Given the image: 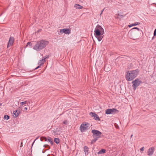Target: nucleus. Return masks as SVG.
Wrapping results in <instances>:
<instances>
[{
  "label": "nucleus",
  "mask_w": 156,
  "mask_h": 156,
  "mask_svg": "<svg viewBox=\"0 0 156 156\" xmlns=\"http://www.w3.org/2000/svg\"><path fill=\"white\" fill-rule=\"evenodd\" d=\"M142 32L141 30L137 27H135L129 31L128 35L130 38L135 40L141 36Z\"/></svg>",
  "instance_id": "obj_1"
},
{
  "label": "nucleus",
  "mask_w": 156,
  "mask_h": 156,
  "mask_svg": "<svg viewBox=\"0 0 156 156\" xmlns=\"http://www.w3.org/2000/svg\"><path fill=\"white\" fill-rule=\"evenodd\" d=\"M49 44V42L44 40L38 41L33 47V49L37 51H39L44 49Z\"/></svg>",
  "instance_id": "obj_2"
},
{
  "label": "nucleus",
  "mask_w": 156,
  "mask_h": 156,
  "mask_svg": "<svg viewBox=\"0 0 156 156\" xmlns=\"http://www.w3.org/2000/svg\"><path fill=\"white\" fill-rule=\"evenodd\" d=\"M94 32L95 37L98 41H101L103 37L102 35L104 34V29L101 26L98 25L95 29Z\"/></svg>",
  "instance_id": "obj_3"
},
{
  "label": "nucleus",
  "mask_w": 156,
  "mask_h": 156,
  "mask_svg": "<svg viewBox=\"0 0 156 156\" xmlns=\"http://www.w3.org/2000/svg\"><path fill=\"white\" fill-rule=\"evenodd\" d=\"M139 73V70L138 69L128 71L126 72L125 76L126 80L128 81H131L133 80L137 76Z\"/></svg>",
  "instance_id": "obj_4"
},
{
  "label": "nucleus",
  "mask_w": 156,
  "mask_h": 156,
  "mask_svg": "<svg viewBox=\"0 0 156 156\" xmlns=\"http://www.w3.org/2000/svg\"><path fill=\"white\" fill-rule=\"evenodd\" d=\"M142 82L139 79L137 78L132 82L133 84L132 87L134 90H135L137 87L140 86Z\"/></svg>",
  "instance_id": "obj_5"
},
{
  "label": "nucleus",
  "mask_w": 156,
  "mask_h": 156,
  "mask_svg": "<svg viewBox=\"0 0 156 156\" xmlns=\"http://www.w3.org/2000/svg\"><path fill=\"white\" fill-rule=\"evenodd\" d=\"M91 132L93 134L92 136L94 138H96L98 139L101 137V136L102 134L101 132L95 129L92 130Z\"/></svg>",
  "instance_id": "obj_6"
},
{
  "label": "nucleus",
  "mask_w": 156,
  "mask_h": 156,
  "mask_svg": "<svg viewBox=\"0 0 156 156\" xmlns=\"http://www.w3.org/2000/svg\"><path fill=\"white\" fill-rule=\"evenodd\" d=\"M89 124L87 123H82L80 127V130L81 132H84L89 129Z\"/></svg>",
  "instance_id": "obj_7"
},
{
  "label": "nucleus",
  "mask_w": 156,
  "mask_h": 156,
  "mask_svg": "<svg viewBox=\"0 0 156 156\" xmlns=\"http://www.w3.org/2000/svg\"><path fill=\"white\" fill-rule=\"evenodd\" d=\"M118 111L115 108L108 109L105 110V114H113L114 113H117Z\"/></svg>",
  "instance_id": "obj_8"
},
{
  "label": "nucleus",
  "mask_w": 156,
  "mask_h": 156,
  "mask_svg": "<svg viewBox=\"0 0 156 156\" xmlns=\"http://www.w3.org/2000/svg\"><path fill=\"white\" fill-rule=\"evenodd\" d=\"M14 41V37H10L8 43L7 48L13 45Z\"/></svg>",
  "instance_id": "obj_9"
},
{
  "label": "nucleus",
  "mask_w": 156,
  "mask_h": 156,
  "mask_svg": "<svg viewBox=\"0 0 156 156\" xmlns=\"http://www.w3.org/2000/svg\"><path fill=\"white\" fill-rule=\"evenodd\" d=\"M154 151V147L149 148L147 152V155L149 156H151L153 154Z\"/></svg>",
  "instance_id": "obj_10"
},
{
  "label": "nucleus",
  "mask_w": 156,
  "mask_h": 156,
  "mask_svg": "<svg viewBox=\"0 0 156 156\" xmlns=\"http://www.w3.org/2000/svg\"><path fill=\"white\" fill-rule=\"evenodd\" d=\"M60 32L61 34L63 33L66 34H69L70 33V30L69 29H64L60 30Z\"/></svg>",
  "instance_id": "obj_11"
},
{
  "label": "nucleus",
  "mask_w": 156,
  "mask_h": 156,
  "mask_svg": "<svg viewBox=\"0 0 156 156\" xmlns=\"http://www.w3.org/2000/svg\"><path fill=\"white\" fill-rule=\"evenodd\" d=\"M20 113V112L19 110H15L13 112V116L14 117L16 118L18 116Z\"/></svg>",
  "instance_id": "obj_12"
},
{
  "label": "nucleus",
  "mask_w": 156,
  "mask_h": 156,
  "mask_svg": "<svg viewBox=\"0 0 156 156\" xmlns=\"http://www.w3.org/2000/svg\"><path fill=\"white\" fill-rule=\"evenodd\" d=\"M111 66L109 65L106 64L105 66L104 69L106 71H109L111 70Z\"/></svg>",
  "instance_id": "obj_13"
},
{
  "label": "nucleus",
  "mask_w": 156,
  "mask_h": 156,
  "mask_svg": "<svg viewBox=\"0 0 156 156\" xmlns=\"http://www.w3.org/2000/svg\"><path fill=\"white\" fill-rule=\"evenodd\" d=\"M48 56L46 57H44V58L42 60H39L38 62V64L41 66L42 65L44 64L45 62V59L48 58Z\"/></svg>",
  "instance_id": "obj_14"
},
{
  "label": "nucleus",
  "mask_w": 156,
  "mask_h": 156,
  "mask_svg": "<svg viewBox=\"0 0 156 156\" xmlns=\"http://www.w3.org/2000/svg\"><path fill=\"white\" fill-rule=\"evenodd\" d=\"M83 150L85 152V155H88L89 153V148L88 147L86 146H84L83 147Z\"/></svg>",
  "instance_id": "obj_15"
},
{
  "label": "nucleus",
  "mask_w": 156,
  "mask_h": 156,
  "mask_svg": "<svg viewBox=\"0 0 156 156\" xmlns=\"http://www.w3.org/2000/svg\"><path fill=\"white\" fill-rule=\"evenodd\" d=\"M74 7L76 9H82L83 8V6L80 5L78 4H75L74 5Z\"/></svg>",
  "instance_id": "obj_16"
},
{
  "label": "nucleus",
  "mask_w": 156,
  "mask_h": 156,
  "mask_svg": "<svg viewBox=\"0 0 156 156\" xmlns=\"http://www.w3.org/2000/svg\"><path fill=\"white\" fill-rule=\"evenodd\" d=\"M140 24V22H136L134 23H132V24H131L130 25H128V27H130L132 26H136V25H139Z\"/></svg>",
  "instance_id": "obj_17"
},
{
  "label": "nucleus",
  "mask_w": 156,
  "mask_h": 156,
  "mask_svg": "<svg viewBox=\"0 0 156 156\" xmlns=\"http://www.w3.org/2000/svg\"><path fill=\"white\" fill-rule=\"evenodd\" d=\"M106 152V150L104 149H102L100 150L98 152V154H102L105 153Z\"/></svg>",
  "instance_id": "obj_18"
},
{
  "label": "nucleus",
  "mask_w": 156,
  "mask_h": 156,
  "mask_svg": "<svg viewBox=\"0 0 156 156\" xmlns=\"http://www.w3.org/2000/svg\"><path fill=\"white\" fill-rule=\"evenodd\" d=\"M54 142L57 144H58L59 142V140L58 138H55L54 140Z\"/></svg>",
  "instance_id": "obj_19"
},
{
  "label": "nucleus",
  "mask_w": 156,
  "mask_h": 156,
  "mask_svg": "<svg viewBox=\"0 0 156 156\" xmlns=\"http://www.w3.org/2000/svg\"><path fill=\"white\" fill-rule=\"evenodd\" d=\"M94 119L96 120H100V119L99 118V117L98 116V115L96 114V115H94Z\"/></svg>",
  "instance_id": "obj_20"
},
{
  "label": "nucleus",
  "mask_w": 156,
  "mask_h": 156,
  "mask_svg": "<svg viewBox=\"0 0 156 156\" xmlns=\"http://www.w3.org/2000/svg\"><path fill=\"white\" fill-rule=\"evenodd\" d=\"M27 101H25L24 102H21L20 103V106H22L24 105H25L27 103Z\"/></svg>",
  "instance_id": "obj_21"
},
{
  "label": "nucleus",
  "mask_w": 156,
  "mask_h": 156,
  "mask_svg": "<svg viewBox=\"0 0 156 156\" xmlns=\"http://www.w3.org/2000/svg\"><path fill=\"white\" fill-rule=\"evenodd\" d=\"M98 139H97L96 138H94V139L92 140L91 141V144H92L94 143H95L96 141H97L98 140Z\"/></svg>",
  "instance_id": "obj_22"
},
{
  "label": "nucleus",
  "mask_w": 156,
  "mask_h": 156,
  "mask_svg": "<svg viewBox=\"0 0 156 156\" xmlns=\"http://www.w3.org/2000/svg\"><path fill=\"white\" fill-rule=\"evenodd\" d=\"M90 116H91L92 117H94V115H96V114L94 112H91L90 113Z\"/></svg>",
  "instance_id": "obj_23"
},
{
  "label": "nucleus",
  "mask_w": 156,
  "mask_h": 156,
  "mask_svg": "<svg viewBox=\"0 0 156 156\" xmlns=\"http://www.w3.org/2000/svg\"><path fill=\"white\" fill-rule=\"evenodd\" d=\"M4 118L5 119L8 120L9 118V116L7 115H4Z\"/></svg>",
  "instance_id": "obj_24"
},
{
  "label": "nucleus",
  "mask_w": 156,
  "mask_h": 156,
  "mask_svg": "<svg viewBox=\"0 0 156 156\" xmlns=\"http://www.w3.org/2000/svg\"><path fill=\"white\" fill-rule=\"evenodd\" d=\"M29 46L31 47L32 46V44L30 42H28L27 43V45H26V47H27L28 46Z\"/></svg>",
  "instance_id": "obj_25"
},
{
  "label": "nucleus",
  "mask_w": 156,
  "mask_h": 156,
  "mask_svg": "<svg viewBox=\"0 0 156 156\" xmlns=\"http://www.w3.org/2000/svg\"><path fill=\"white\" fill-rule=\"evenodd\" d=\"M68 122L67 120H64L63 122V123L65 125H67L68 124Z\"/></svg>",
  "instance_id": "obj_26"
},
{
  "label": "nucleus",
  "mask_w": 156,
  "mask_h": 156,
  "mask_svg": "<svg viewBox=\"0 0 156 156\" xmlns=\"http://www.w3.org/2000/svg\"><path fill=\"white\" fill-rule=\"evenodd\" d=\"M41 141H42L43 140H44L45 141H46L47 140V139L46 137H41Z\"/></svg>",
  "instance_id": "obj_27"
},
{
  "label": "nucleus",
  "mask_w": 156,
  "mask_h": 156,
  "mask_svg": "<svg viewBox=\"0 0 156 156\" xmlns=\"http://www.w3.org/2000/svg\"><path fill=\"white\" fill-rule=\"evenodd\" d=\"M154 36H156V29L154 30Z\"/></svg>",
  "instance_id": "obj_28"
},
{
  "label": "nucleus",
  "mask_w": 156,
  "mask_h": 156,
  "mask_svg": "<svg viewBox=\"0 0 156 156\" xmlns=\"http://www.w3.org/2000/svg\"><path fill=\"white\" fill-rule=\"evenodd\" d=\"M144 147H142V148H141L140 149V150L141 151H144Z\"/></svg>",
  "instance_id": "obj_29"
},
{
  "label": "nucleus",
  "mask_w": 156,
  "mask_h": 156,
  "mask_svg": "<svg viewBox=\"0 0 156 156\" xmlns=\"http://www.w3.org/2000/svg\"><path fill=\"white\" fill-rule=\"evenodd\" d=\"M41 66H40V65H39V66H38L35 69H37L40 68Z\"/></svg>",
  "instance_id": "obj_30"
},
{
  "label": "nucleus",
  "mask_w": 156,
  "mask_h": 156,
  "mask_svg": "<svg viewBox=\"0 0 156 156\" xmlns=\"http://www.w3.org/2000/svg\"><path fill=\"white\" fill-rule=\"evenodd\" d=\"M105 9H104L101 11V12L100 14V15L101 16V15L102 14V13H103V11H104V10Z\"/></svg>",
  "instance_id": "obj_31"
},
{
  "label": "nucleus",
  "mask_w": 156,
  "mask_h": 156,
  "mask_svg": "<svg viewBox=\"0 0 156 156\" xmlns=\"http://www.w3.org/2000/svg\"><path fill=\"white\" fill-rule=\"evenodd\" d=\"M27 110V107H25L24 108V111H26Z\"/></svg>",
  "instance_id": "obj_32"
},
{
  "label": "nucleus",
  "mask_w": 156,
  "mask_h": 156,
  "mask_svg": "<svg viewBox=\"0 0 156 156\" xmlns=\"http://www.w3.org/2000/svg\"><path fill=\"white\" fill-rule=\"evenodd\" d=\"M50 143L51 144H53V142L51 140L50 141Z\"/></svg>",
  "instance_id": "obj_33"
},
{
  "label": "nucleus",
  "mask_w": 156,
  "mask_h": 156,
  "mask_svg": "<svg viewBox=\"0 0 156 156\" xmlns=\"http://www.w3.org/2000/svg\"><path fill=\"white\" fill-rule=\"evenodd\" d=\"M23 146V143L22 142H21V144H20V147H22Z\"/></svg>",
  "instance_id": "obj_34"
},
{
  "label": "nucleus",
  "mask_w": 156,
  "mask_h": 156,
  "mask_svg": "<svg viewBox=\"0 0 156 156\" xmlns=\"http://www.w3.org/2000/svg\"><path fill=\"white\" fill-rule=\"evenodd\" d=\"M48 141H49V142H50V141H51V139H48Z\"/></svg>",
  "instance_id": "obj_35"
},
{
  "label": "nucleus",
  "mask_w": 156,
  "mask_h": 156,
  "mask_svg": "<svg viewBox=\"0 0 156 156\" xmlns=\"http://www.w3.org/2000/svg\"><path fill=\"white\" fill-rule=\"evenodd\" d=\"M133 136V134H132L131 136V138H132V136Z\"/></svg>",
  "instance_id": "obj_36"
},
{
  "label": "nucleus",
  "mask_w": 156,
  "mask_h": 156,
  "mask_svg": "<svg viewBox=\"0 0 156 156\" xmlns=\"http://www.w3.org/2000/svg\"><path fill=\"white\" fill-rule=\"evenodd\" d=\"M118 16H121V15H120L119 14H118Z\"/></svg>",
  "instance_id": "obj_37"
},
{
  "label": "nucleus",
  "mask_w": 156,
  "mask_h": 156,
  "mask_svg": "<svg viewBox=\"0 0 156 156\" xmlns=\"http://www.w3.org/2000/svg\"><path fill=\"white\" fill-rule=\"evenodd\" d=\"M1 105H2V104L0 103V106Z\"/></svg>",
  "instance_id": "obj_38"
}]
</instances>
